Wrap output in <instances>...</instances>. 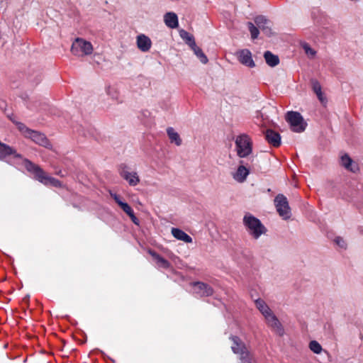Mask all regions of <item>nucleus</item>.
<instances>
[{
    "instance_id": "nucleus-16",
    "label": "nucleus",
    "mask_w": 363,
    "mask_h": 363,
    "mask_svg": "<svg viewBox=\"0 0 363 363\" xmlns=\"http://www.w3.org/2000/svg\"><path fill=\"white\" fill-rule=\"evenodd\" d=\"M249 173L248 169L241 164L239 165L236 172L233 174V177L238 182L242 183L246 180Z\"/></svg>"
},
{
    "instance_id": "nucleus-27",
    "label": "nucleus",
    "mask_w": 363,
    "mask_h": 363,
    "mask_svg": "<svg viewBox=\"0 0 363 363\" xmlns=\"http://www.w3.org/2000/svg\"><path fill=\"white\" fill-rule=\"evenodd\" d=\"M309 347L315 354L320 353L322 350L320 345L315 340H313L310 342Z\"/></svg>"
},
{
    "instance_id": "nucleus-21",
    "label": "nucleus",
    "mask_w": 363,
    "mask_h": 363,
    "mask_svg": "<svg viewBox=\"0 0 363 363\" xmlns=\"http://www.w3.org/2000/svg\"><path fill=\"white\" fill-rule=\"evenodd\" d=\"M264 57L267 64L270 67H275L279 63V57L272 54L270 51H266Z\"/></svg>"
},
{
    "instance_id": "nucleus-8",
    "label": "nucleus",
    "mask_w": 363,
    "mask_h": 363,
    "mask_svg": "<svg viewBox=\"0 0 363 363\" xmlns=\"http://www.w3.org/2000/svg\"><path fill=\"white\" fill-rule=\"evenodd\" d=\"M255 23L257 26L267 36L273 34L272 30V23L263 16H258L255 18Z\"/></svg>"
},
{
    "instance_id": "nucleus-17",
    "label": "nucleus",
    "mask_w": 363,
    "mask_h": 363,
    "mask_svg": "<svg viewBox=\"0 0 363 363\" xmlns=\"http://www.w3.org/2000/svg\"><path fill=\"white\" fill-rule=\"evenodd\" d=\"M164 21L165 25L170 28H176L178 27V18L175 13L168 12L164 16Z\"/></svg>"
},
{
    "instance_id": "nucleus-9",
    "label": "nucleus",
    "mask_w": 363,
    "mask_h": 363,
    "mask_svg": "<svg viewBox=\"0 0 363 363\" xmlns=\"http://www.w3.org/2000/svg\"><path fill=\"white\" fill-rule=\"evenodd\" d=\"M27 138L43 147L52 149V145L43 133L31 130Z\"/></svg>"
},
{
    "instance_id": "nucleus-15",
    "label": "nucleus",
    "mask_w": 363,
    "mask_h": 363,
    "mask_svg": "<svg viewBox=\"0 0 363 363\" xmlns=\"http://www.w3.org/2000/svg\"><path fill=\"white\" fill-rule=\"evenodd\" d=\"M138 48L143 52H147L152 45L151 40L145 35H139L137 37Z\"/></svg>"
},
{
    "instance_id": "nucleus-29",
    "label": "nucleus",
    "mask_w": 363,
    "mask_h": 363,
    "mask_svg": "<svg viewBox=\"0 0 363 363\" xmlns=\"http://www.w3.org/2000/svg\"><path fill=\"white\" fill-rule=\"evenodd\" d=\"M155 261L160 267L167 269L170 266L169 262L161 256L157 257V259Z\"/></svg>"
},
{
    "instance_id": "nucleus-30",
    "label": "nucleus",
    "mask_w": 363,
    "mask_h": 363,
    "mask_svg": "<svg viewBox=\"0 0 363 363\" xmlns=\"http://www.w3.org/2000/svg\"><path fill=\"white\" fill-rule=\"evenodd\" d=\"M311 84H312V89H313V91L315 93V94L322 91L321 86L317 80H315V79L311 80Z\"/></svg>"
},
{
    "instance_id": "nucleus-20",
    "label": "nucleus",
    "mask_w": 363,
    "mask_h": 363,
    "mask_svg": "<svg viewBox=\"0 0 363 363\" xmlns=\"http://www.w3.org/2000/svg\"><path fill=\"white\" fill-rule=\"evenodd\" d=\"M167 133L172 143H175L177 146H180L182 145V140L179 133L176 132L173 128L169 127L167 129Z\"/></svg>"
},
{
    "instance_id": "nucleus-33",
    "label": "nucleus",
    "mask_w": 363,
    "mask_h": 363,
    "mask_svg": "<svg viewBox=\"0 0 363 363\" xmlns=\"http://www.w3.org/2000/svg\"><path fill=\"white\" fill-rule=\"evenodd\" d=\"M335 242L341 248L345 249L347 247V243L345 240L340 237H337L335 239Z\"/></svg>"
},
{
    "instance_id": "nucleus-35",
    "label": "nucleus",
    "mask_w": 363,
    "mask_h": 363,
    "mask_svg": "<svg viewBox=\"0 0 363 363\" xmlns=\"http://www.w3.org/2000/svg\"><path fill=\"white\" fill-rule=\"evenodd\" d=\"M318 99L320 100V101L322 103V104H325L326 103V99L325 97L323 96V92H320L318 94H316Z\"/></svg>"
},
{
    "instance_id": "nucleus-1",
    "label": "nucleus",
    "mask_w": 363,
    "mask_h": 363,
    "mask_svg": "<svg viewBox=\"0 0 363 363\" xmlns=\"http://www.w3.org/2000/svg\"><path fill=\"white\" fill-rule=\"evenodd\" d=\"M243 224L249 234L255 239H258L267 233V229L261 221L250 213L245 215Z\"/></svg>"
},
{
    "instance_id": "nucleus-11",
    "label": "nucleus",
    "mask_w": 363,
    "mask_h": 363,
    "mask_svg": "<svg viewBox=\"0 0 363 363\" xmlns=\"http://www.w3.org/2000/svg\"><path fill=\"white\" fill-rule=\"evenodd\" d=\"M238 58L240 63L249 67H254L255 63L252 57V53L249 50L245 49L238 52Z\"/></svg>"
},
{
    "instance_id": "nucleus-22",
    "label": "nucleus",
    "mask_w": 363,
    "mask_h": 363,
    "mask_svg": "<svg viewBox=\"0 0 363 363\" xmlns=\"http://www.w3.org/2000/svg\"><path fill=\"white\" fill-rule=\"evenodd\" d=\"M255 305L257 309L261 312L264 317L272 313V310L267 304L262 299H257L255 301Z\"/></svg>"
},
{
    "instance_id": "nucleus-4",
    "label": "nucleus",
    "mask_w": 363,
    "mask_h": 363,
    "mask_svg": "<svg viewBox=\"0 0 363 363\" xmlns=\"http://www.w3.org/2000/svg\"><path fill=\"white\" fill-rule=\"evenodd\" d=\"M286 120L290 124L294 132L301 133L307 125L302 116L296 111H289L286 115Z\"/></svg>"
},
{
    "instance_id": "nucleus-37",
    "label": "nucleus",
    "mask_w": 363,
    "mask_h": 363,
    "mask_svg": "<svg viewBox=\"0 0 363 363\" xmlns=\"http://www.w3.org/2000/svg\"><path fill=\"white\" fill-rule=\"evenodd\" d=\"M111 196L113 197V199L115 200V201L118 204V206H120V203H123L121 199H120V197L116 194H111Z\"/></svg>"
},
{
    "instance_id": "nucleus-7",
    "label": "nucleus",
    "mask_w": 363,
    "mask_h": 363,
    "mask_svg": "<svg viewBox=\"0 0 363 363\" xmlns=\"http://www.w3.org/2000/svg\"><path fill=\"white\" fill-rule=\"evenodd\" d=\"M38 170V180L45 185H50L55 187H61V182L54 177L47 174L40 167H35Z\"/></svg>"
},
{
    "instance_id": "nucleus-14",
    "label": "nucleus",
    "mask_w": 363,
    "mask_h": 363,
    "mask_svg": "<svg viewBox=\"0 0 363 363\" xmlns=\"http://www.w3.org/2000/svg\"><path fill=\"white\" fill-rule=\"evenodd\" d=\"M265 138L274 147H279L281 144L280 135L273 130L268 129L265 132Z\"/></svg>"
},
{
    "instance_id": "nucleus-5",
    "label": "nucleus",
    "mask_w": 363,
    "mask_h": 363,
    "mask_svg": "<svg viewBox=\"0 0 363 363\" xmlns=\"http://www.w3.org/2000/svg\"><path fill=\"white\" fill-rule=\"evenodd\" d=\"M274 205L277 213L284 220L291 218V208L285 196L281 194H278L274 199Z\"/></svg>"
},
{
    "instance_id": "nucleus-18",
    "label": "nucleus",
    "mask_w": 363,
    "mask_h": 363,
    "mask_svg": "<svg viewBox=\"0 0 363 363\" xmlns=\"http://www.w3.org/2000/svg\"><path fill=\"white\" fill-rule=\"evenodd\" d=\"M172 234L176 239L179 240L184 241L186 243L192 242V238L185 232L179 228H172Z\"/></svg>"
},
{
    "instance_id": "nucleus-32",
    "label": "nucleus",
    "mask_w": 363,
    "mask_h": 363,
    "mask_svg": "<svg viewBox=\"0 0 363 363\" xmlns=\"http://www.w3.org/2000/svg\"><path fill=\"white\" fill-rule=\"evenodd\" d=\"M120 207L123 209V211L127 213L128 216L130 214H131L132 213H133V209L131 208V207L127 203H120Z\"/></svg>"
},
{
    "instance_id": "nucleus-25",
    "label": "nucleus",
    "mask_w": 363,
    "mask_h": 363,
    "mask_svg": "<svg viewBox=\"0 0 363 363\" xmlns=\"http://www.w3.org/2000/svg\"><path fill=\"white\" fill-rule=\"evenodd\" d=\"M179 34L181 38L186 41V43L191 47V48L193 47V43H196L194 36L186 30H181L179 31Z\"/></svg>"
},
{
    "instance_id": "nucleus-12",
    "label": "nucleus",
    "mask_w": 363,
    "mask_h": 363,
    "mask_svg": "<svg viewBox=\"0 0 363 363\" xmlns=\"http://www.w3.org/2000/svg\"><path fill=\"white\" fill-rule=\"evenodd\" d=\"M121 176L126 180L130 186H136L140 183V178L136 172H130L124 168L121 171Z\"/></svg>"
},
{
    "instance_id": "nucleus-2",
    "label": "nucleus",
    "mask_w": 363,
    "mask_h": 363,
    "mask_svg": "<svg viewBox=\"0 0 363 363\" xmlns=\"http://www.w3.org/2000/svg\"><path fill=\"white\" fill-rule=\"evenodd\" d=\"M91 43L83 38H77L73 42L71 52L76 56L89 55L93 52Z\"/></svg>"
},
{
    "instance_id": "nucleus-36",
    "label": "nucleus",
    "mask_w": 363,
    "mask_h": 363,
    "mask_svg": "<svg viewBox=\"0 0 363 363\" xmlns=\"http://www.w3.org/2000/svg\"><path fill=\"white\" fill-rule=\"evenodd\" d=\"M131 220L135 224V225H139V220L138 219L135 217L134 213H132L131 214L129 215Z\"/></svg>"
},
{
    "instance_id": "nucleus-38",
    "label": "nucleus",
    "mask_w": 363,
    "mask_h": 363,
    "mask_svg": "<svg viewBox=\"0 0 363 363\" xmlns=\"http://www.w3.org/2000/svg\"><path fill=\"white\" fill-rule=\"evenodd\" d=\"M149 253L155 260L157 259V257H160V256L157 253H156L155 252H154L152 250H149Z\"/></svg>"
},
{
    "instance_id": "nucleus-24",
    "label": "nucleus",
    "mask_w": 363,
    "mask_h": 363,
    "mask_svg": "<svg viewBox=\"0 0 363 363\" xmlns=\"http://www.w3.org/2000/svg\"><path fill=\"white\" fill-rule=\"evenodd\" d=\"M352 160L347 155H345L342 157V166H344L346 169H350L353 172H355L358 169V168L357 167H352Z\"/></svg>"
},
{
    "instance_id": "nucleus-23",
    "label": "nucleus",
    "mask_w": 363,
    "mask_h": 363,
    "mask_svg": "<svg viewBox=\"0 0 363 363\" xmlns=\"http://www.w3.org/2000/svg\"><path fill=\"white\" fill-rule=\"evenodd\" d=\"M191 49L203 64H206L208 62V60L207 57L203 52L202 50L196 45V43H193V47Z\"/></svg>"
},
{
    "instance_id": "nucleus-10",
    "label": "nucleus",
    "mask_w": 363,
    "mask_h": 363,
    "mask_svg": "<svg viewBox=\"0 0 363 363\" xmlns=\"http://www.w3.org/2000/svg\"><path fill=\"white\" fill-rule=\"evenodd\" d=\"M268 326L279 335H283L284 329L277 316L272 313L264 317Z\"/></svg>"
},
{
    "instance_id": "nucleus-19",
    "label": "nucleus",
    "mask_w": 363,
    "mask_h": 363,
    "mask_svg": "<svg viewBox=\"0 0 363 363\" xmlns=\"http://www.w3.org/2000/svg\"><path fill=\"white\" fill-rule=\"evenodd\" d=\"M10 155H13L16 157H20L11 147L0 142V159H3Z\"/></svg>"
},
{
    "instance_id": "nucleus-6",
    "label": "nucleus",
    "mask_w": 363,
    "mask_h": 363,
    "mask_svg": "<svg viewBox=\"0 0 363 363\" xmlns=\"http://www.w3.org/2000/svg\"><path fill=\"white\" fill-rule=\"evenodd\" d=\"M232 340L233 345L231 347L233 352L240 354L242 363H250V357L245 346L239 342V339L237 337H232Z\"/></svg>"
},
{
    "instance_id": "nucleus-31",
    "label": "nucleus",
    "mask_w": 363,
    "mask_h": 363,
    "mask_svg": "<svg viewBox=\"0 0 363 363\" xmlns=\"http://www.w3.org/2000/svg\"><path fill=\"white\" fill-rule=\"evenodd\" d=\"M26 167L28 171H30V172H33L35 173V177L36 179L38 180V170L35 169V167H40L30 162H28L26 165Z\"/></svg>"
},
{
    "instance_id": "nucleus-13",
    "label": "nucleus",
    "mask_w": 363,
    "mask_h": 363,
    "mask_svg": "<svg viewBox=\"0 0 363 363\" xmlns=\"http://www.w3.org/2000/svg\"><path fill=\"white\" fill-rule=\"evenodd\" d=\"M192 284L196 287L195 292L201 296H208L213 294L212 288L203 282H195Z\"/></svg>"
},
{
    "instance_id": "nucleus-28",
    "label": "nucleus",
    "mask_w": 363,
    "mask_h": 363,
    "mask_svg": "<svg viewBox=\"0 0 363 363\" xmlns=\"http://www.w3.org/2000/svg\"><path fill=\"white\" fill-rule=\"evenodd\" d=\"M16 125L19 131H21L26 138H27L31 130L21 123H17Z\"/></svg>"
},
{
    "instance_id": "nucleus-3",
    "label": "nucleus",
    "mask_w": 363,
    "mask_h": 363,
    "mask_svg": "<svg viewBox=\"0 0 363 363\" xmlns=\"http://www.w3.org/2000/svg\"><path fill=\"white\" fill-rule=\"evenodd\" d=\"M237 155L240 157H246L252 152V143L248 135L242 134L235 139Z\"/></svg>"
},
{
    "instance_id": "nucleus-26",
    "label": "nucleus",
    "mask_w": 363,
    "mask_h": 363,
    "mask_svg": "<svg viewBox=\"0 0 363 363\" xmlns=\"http://www.w3.org/2000/svg\"><path fill=\"white\" fill-rule=\"evenodd\" d=\"M247 26H248L249 30L250 32V35H251L252 39L254 40V39L257 38V37H258V35L259 34V28L256 27L251 22H248L247 23Z\"/></svg>"
},
{
    "instance_id": "nucleus-34",
    "label": "nucleus",
    "mask_w": 363,
    "mask_h": 363,
    "mask_svg": "<svg viewBox=\"0 0 363 363\" xmlns=\"http://www.w3.org/2000/svg\"><path fill=\"white\" fill-rule=\"evenodd\" d=\"M303 48L307 55H310L312 57H313L315 55V51L314 50H313L312 48H311L308 45H305L303 46Z\"/></svg>"
}]
</instances>
